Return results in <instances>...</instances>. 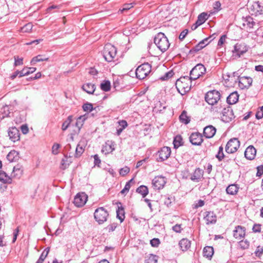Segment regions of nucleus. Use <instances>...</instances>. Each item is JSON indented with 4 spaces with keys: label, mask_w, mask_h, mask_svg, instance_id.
<instances>
[{
    "label": "nucleus",
    "mask_w": 263,
    "mask_h": 263,
    "mask_svg": "<svg viewBox=\"0 0 263 263\" xmlns=\"http://www.w3.org/2000/svg\"><path fill=\"white\" fill-rule=\"evenodd\" d=\"M220 92L216 90L209 91L205 95L204 99L205 101L211 105L210 110L213 112H218L220 111L221 106H215L218 103L220 99Z\"/></svg>",
    "instance_id": "obj_1"
},
{
    "label": "nucleus",
    "mask_w": 263,
    "mask_h": 263,
    "mask_svg": "<svg viewBox=\"0 0 263 263\" xmlns=\"http://www.w3.org/2000/svg\"><path fill=\"white\" fill-rule=\"evenodd\" d=\"M154 43L157 47L163 52L165 51L170 46L167 38L162 32H159L155 36Z\"/></svg>",
    "instance_id": "obj_2"
},
{
    "label": "nucleus",
    "mask_w": 263,
    "mask_h": 263,
    "mask_svg": "<svg viewBox=\"0 0 263 263\" xmlns=\"http://www.w3.org/2000/svg\"><path fill=\"white\" fill-rule=\"evenodd\" d=\"M259 22L258 20H255L250 16H247L245 17H243L239 21L240 27L241 29L247 30L248 31H250Z\"/></svg>",
    "instance_id": "obj_3"
},
{
    "label": "nucleus",
    "mask_w": 263,
    "mask_h": 263,
    "mask_svg": "<svg viewBox=\"0 0 263 263\" xmlns=\"http://www.w3.org/2000/svg\"><path fill=\"white\" fill-rule=\"evenodd\" d=\"M151 65L148 63L141 64L136 70V77L140 80L144 79L151 72Z\"/></svg>",
    "instance_id": "obj_4"
},
{
    "label": "nucleus",
    "mask_w": 263,
    "mask_h": 263,
    "mask_svg": "<svg viewBox=\"0 0 263 263\" xmlns=\"http://www.w3.org/2000/svg\"><path fill=\"white\" fill-rule=\"evenodd\" d=\"M117 53L116 48L111 44H107L105 45L103 55L105 60L108 62H111Z\"/></svg>",
    "instance_id": "obj_5"
},
{
    "label": "nucleus",
    "mask_w": 263,
    "mask_h": 263,
    "mask_svg": "<svg viewBox=\"0 0 263 263\" xmlns=\"http://www.w3.org/2000/svg\"><path fill=\"white\" fill-rule=\"evenodd\" d=\"M108 216V211L103 207L98 208L94 212L95 219L99 224L106 221Z\"/></svg>",
    "instance_id": "obj_6"
},
{
    "label": "nucleus",
    "mask_w": 263,
    "mask_h": 263,
    "mask_svg": "<svg viewBox=\"0 0 263 263\" xmlns=\"http://www.w3.org/2000/svg\"><path fill=\"white\" fill-rule=\"evenodd\" d=\"M249 12L252 15L259 17L258 21H263V6H261L259 2H254L249 8Z\"/></svg>",
    "instance_id": "obj_7"
},
{
    "label": "nucleus",
    "mask_w": 263,
    "mask_h": 263,
    "mask_svg": "<svg viewBox=\"0 0 263 263\" xmlns=\"http://www.w3.org/2000/svg\"><path fill=\"white\" fill-rule=\"evenodd\" d=\"M206 72V68L202 64H197L190 71V80H195Z\"/></svg>",
    "instance_id": "obj_8"
},
{
    "label": "nucleus",
    "mask_w": 263,
    "mask_h": 263,
    "mask_svg": "<svg viewBox=\"0 0 263 263\" xmlns=\"http://www.w3.org/2000/svg\"><path fill=\"white\" fill-rule=\"evenodd\" d=\"M240 142L237 138L231 139L226 146V152L229 154L236 152L239 147Z\"/></svg>",
    "instance_id": "obj_9"
},
{
    "label": "nucleus",
    "mask_w": 263,
    "mask_h": 263,
    "mask_svg": "<svg viewBox=\"0 0 263 263\" xmlns=\"http://www.w3.org/2000/svg\"><path fill=\"white\" fill-rule=\"evenodd\" d=\"M234 118V115L232 109L230 107L223 108L221 116V120L226 123L230 122Z\"/></svg>",
    "instance_id": "obj_10"
},
{
    "label": "nucleus",
    "mask_w": 263,
    "mask_h": 263,
    "mask_svg": "<svg viewBox=\"0 0 263 263\" xmlns=\"http://www.w3.org/2000/svg\"><path fill=\"white\" fill-rule=\"evenodd\" d=\"M87 198V195L85 193H78L74 198L73 203L77 207H82L86 203Z\"/></svg>",
    "instance_id": "obj_11"
},
{
    "label": "nucleus",
    "mask_w": 263,
    "mask_h": 263,
    "mask_svg": "<svg viewBox=\"0 0 263 263\" xmlns=\"http://www.w3.org/2000/svg\"><path fill=\"white\" fill-rule=\"evenodd\" d=\"M248 48L246 46L243 44H236L233 50V57L235 58H239L241 55L246 52Z\"/></svg>",
    "instance_id": "obj_12"
},
{
    "label": "nucleus",
    "mask_w": 263,
    "mask_h": 263,
    "mask_svg": "<svg viewBox=\"0 0 263 263\" xmlns=\"http://www.w3.org/2000/svg\"><path fill=\"white\" fill-rule=\"evenodd\" d=\"M171 153V148L167 146H164L158 152L159 160L158 161H163L167 159L170 156Z\"/></svg>",
    "instance_id": "obj_13"
},
{
    "label": "nucleus",
    "mask_w": 263,
    "mask_h": 263,
    "mask_svg": "<svg viewBox=\"0 0 263 263\" xmlns=\"http://www.w3.org/2000/svg\"><path fill=\"white\" fill-rule=\"evenodd\" d=\"M238 85L241 89L249 88L252 83V79L248 77H238Z\"/></svg>",
    "instance_id": "obj_14"
},
{
    "label": "nucleus",
    "mask_w": 263,
    "mask_h": 263,
    "mask_svg": "<svg viewBox=\"0 0 263 263\" xmlns=\"http://www.w3.org/2000/svg\"><path fill=\"white\" fill-rule=\"evenodd\" d=\"M8 135L9 139L13 142L17 141L20 140V131L15 127L9 128L8 130Z\"/></svg>",
    "instance_id": "obj_15"
},
{
    "label": "nucleus",
    "mask_w": 263,
    "mask_h": 263,
    "mask_svg": "<svg viewBox=\"0 0 263 263\" xmlns=\"http://www.w3.org/2000/svg\"><path fill=\"white\" fill-rule=\"evenodd\" d=\"M165 183V178L162 176L155 177L152 181L153 186L157 190L163 188Z\"/></svg>",
    "instance_id": "obj_16"
},
{
    "label": "nucleus",
    "mask_w": 263,
    "mask_h": 263,
    "mask_svg": "<svg viewBox=\"0 0 263 263\" xmlns=\"http://www.w3.org/2000/svg\"><path fill=\"white\" fill-rule=\"evenodd\" d=\"M190 141L193 145H200L203 141L202 135L198 133H193L190 137Z\"/></svg>",
    "instance_id": "obj_17"
},
{
    "label": "nucleus",
    "mask_w": 263,
    "mask_h": 263,
    "mask_svg": "<svg viewBox=\"0 0 263 263\" xmlns=\"http://www.w3.org/2000/svg\"><path fill=\"white\" fill-rule=\"evenodd\" d=\"M204 219L206 221V224H213L216 223L217 216L216 214L211 211H207L204 213Z\"/></svg>",
    "instance_id": "obj_18"
},
{
    "label": "nucleus",
    "mask_w": 263,
    "mask_h": 263,
    "mask_svg": "<svg viewBox=\"0 0 263 263\" xmlns=\"http://www.w3.org/2000/svg\"><path fill=\"white\" fill-rule=\"evenodd\" d=\"M245 231L246 229L245 227L237 226L233 231V236L235 238L240 239L245 236Z\"/></svg>",
    "instance_id": "obj_19"
},
{
    "label": "nucleus",
    "mask_w": 263,
    "mask_h": 263,
    "mask_svg": "<svg viewBox=\"0 0 263 263\" xmlns=\"http://www.w3.org/2000/svg\"><path fill=\"white\" fill-rule=\"evenodd\" d=\"M256 154V150L252 145L248 146L245 152V156L248 160H253L255 158Z\"/></svg>",
    "instance_id": "obj_20"
},
{
    "label": "nucleus",
    "mask_w": 263,
    "mask_h": 263,
    "mask_svg": "<svg viewBox=\"0 0 263 263\" xmlns=\"http://www.w3.org/2000/svg\"><path fill=\"white\" fill-rule=\"evenodd\" d=\"M203 171L200 168H197L194 173L191 175L190 179L192 181L198 182L203 176Z\"/></svg>",
    "instance_id": "obj_21"
},
{
    "label": "nucleus",
    "mask_w": 263,
    "mask_h": 263,
    "mask_svg": "<svg viewBox=\"0 0 263 263\" xmlns=\"http://www.w3.org/2000/svg\"><path fill=\"white\" fill-rule=\"evenodd\" d=\"M216 129L212 125L206 126L203 130V135L206 138H212L215 134Z\"/></svg>",
    "instance_id": "obj_22"
},
{
    "label": "nucleus",
    "mask_w": 263,
    "mask_h": 263,
    "mask_svg": "<svg viewBox=\"0 0 263 263\" xmlns=\"http://www.w3.org/2000/svg\"><path fill=\"white\" fill-rule=\"evenodd\" d=\"M23 172V167L22 165L17 164L13 166V172L11 176L16 178H19L22 176Z\"/></svg>",
    "instance_id": "obj_23"
},
{
    "label": "nucleus",
    "mask_w": 263,
    "mask_h": 263,
    "mask_svg": "<svg viewBox=\"0 0 263 263\" xmlns=\"http://www.w3.org/2000/svg\"><path fill=\"white\" fill-rule=\"evenodd\" d=\"M239 95L237 91H234L231 93L227 98V102L229 104H234L238 100Z\"/></svg>",
    "instance_id": "obj_24"
},
{
    "label": "nucleus",
    "mask_w": 263,
    "mask_h": 263,
    "mask_svg": "<svg viewBox=\"0 0 263 263\" xmlns=\"http://www.w3.org/2000/svg\"><path fill=\"white\" fill-rule=\"evenodd\" d=\"M181 249L183 251H186L191 246V242L186 238L182 239L179 243Z\"/></svg>",
    "instance_id": "obj_25"
},
{
    "label": "nucleus",
    "mask_w": 263,
    "mask_h": 263,
    "mask_svg": "<svg viewBox=\"0 0 263 263\" xmlns=\"http://www.w3.org/2000/svg\"><path fill=\"white\" fill-rule=\"evenodd\" d=\"M214 254V250L212 247L206 246L203 248V255L207 258L211 259Z\"/></svg>",
    "instance_id": "obj_26"
},
{
    "label": "nucleus",
    "mask_w": 263,
    "mask_h": 263,
    "mask_svg": "<svg viewBox=\"0 0 263 263\" xmlns=\"http://www.w3.org/2000/svg\"><path fill=\"white\" fill-rule=\"evenodd\" d=\"M82 89L89 94H92L96 89L95 84L90 83H86L82 86Z\"/></svg>",
    "instance_id": "obj_27"
},
{
    "label": "nucleus",
    "mask_w": 263,
    "mask_h": 263,
    "mask_svg": "<svg viewBox=\"0 0 263 263\" xmlns=\"http://www.w3.org/2000/svg\"><path fill=\"white\" fill-rule=\"evenodd\" d=\"M239 189V186L236 184L229 185L226 189L227 193L230 195H235Z\"/></svg>",
    "instance_id": "obj_28"
},
{
    "label": "nucleus",
    "mask_w": 263,
    "mask_h": 263,
    "mask_svg": "<svg viewBox=\"0 0 263 263\" xmlns=\"http://www.w3.org/2000/svg\"><path fill=\"white\" fill-rule=\"evenodd\" d=\"M18 158V153L14 150L10 151L7 156V159L10 162L15 161Z\"/></svg>",
    "instance_id": "obj_29"
},
{
    "label": "nucleus",
    "mask_w": 263,
    "mask_h": 263,
    "mask_svg": "<svg viewBox=\"0 0 263 263\" xmlns=\"http://www.w3.org/2000/svg\"><path fill=\"white\" fill-rule=\"evenodd\" d=\"M0 181L5 183H11V178L4 171H0Z\"/></svg>",
    "instance_id": "obj_30"
},
{
    "label": "nucleus",
    "mask_w": 263,
    "mask_h": 263,
    "mask_svg": "<svg viewBox=\"0 0 263 263\" xmlns=\"http://www.w3.org/2000/svg\"><path fill=\"white\" fill-rule=\"evenodd\" d=\"M117 217L120 220V222H122L125 218L124 209L122 206L118 207L116 211Z\"/></svg>",
    "instance_id": "obj_31"
},
{
    "label": "nucleus",
    "mask_w": 263,
    "mask_h": 263,
    "mask_svg": "<svg viewBox=\"0 0 263 263\" xmlns=\"http://www.w3.org/2000/svg\"><path fill=\"white\" fill-rule=\"evenodd\" d=\"M36 68L35 67L25 68L20 71V75L19 76V77L21 78L25 76H27L34 72Z\"/></svg>",
    "instance_id": "obj_32"
},
{
    "label": "nucleus",
    "mask_w": 263,
    "mask_h": 263,
    "mask_svg": "<svg viewBox=\"0 0 263 263\" xmlns=\"http://www.w3.org/2000/svg\"><path fill=\"white\" fill-rule=\"evenodd\" d=\"M48 60V57H46L43 55H38L35 57H34L31 61V64L32 65H34L36 63L39 62H42L44 61H47Z\"/></svg>",
    "instance_id": "obj_33"
},
{
    "label": "nucleus",
    "mask_w": 263,
    "mask_h": 263,
    "mask_svg": "<svg viewBox=\"0 0 263 263\" xmlns=\"http://www.w3.org/2000/svg\"><path fill=\"white\" fill-rule=\"evenodd\" d=\"M86 114L80 116L77 120L76 122V126L78 128L79 130L82 127L83 125V123L85 120L87 119L86 117Z\"/></svg>",
    "instance_id": "obj_34"
},
{
    "label": "nucleus",
    "mask_w": 263,
    "mask_h": 263,
    "mask_svg": "<svg viewBox=\"0 0 263 263\" xmlns=\"http://www.w3.org/2000/svg\"><path fill=\"white\" fill-rule=\"evenodd\" d=\"M137 192L142 195L143 197H145L148 193V188L145 185H141L137 188Z\"/></svg>",
    "instance_id": "obj_35"
},
{
    "label": "nucleus",
    "mask_w": 263,
    "mask_h": 263,
    "mask_svg": "<svg viewBox=\"0 0 263 263\" xmlns=\"http://www.w3.org/2000/svg\"><path fill=\"white\" fill-rule=\"evenodd\" d=\"M179 119L182 123L185 124H188L190 121L189 118L187 116L186 111L185 110H183L180 115Z\"/></svg>",
    "instance_id": "obj_36"
},
{
    "label": "nucleus",
    "mask_w": 263,
    "mask_h": 263,
    "mask_svg": "<svg viewBox=\"0 0 263 263\" xmlns=\"http://www.w3.org/2000/svg\"><path fill=\"white\" fill-rule=\"evenodd\" d=\"M182 138L180 135L176 136L174 139L173 144L174 148H177L182 144Z\"/></svg>",
    "instance_id": "obj_37"
},
{
    "label": "nucleus",
    "mask_w": 263,
    "mask_h": 263,
    "mask_svg": "<svg viewBox=\"0 0 263 263\" xmlns=\"http://www.w3.org/2000/svg\"><path fill=\"white\" fill-rule=\"evenodd\" d=\"M101 89L104 91H108L110 89V82L108 80L104 81L101 83Z\"/></svg>",
    "instance_id": "obj_38"
},
{
    "label": "nucleus",
    "mask_w": 263,
    "mask_h": 263,
    "mask_svg": "<svg viewBox=\"0 0 263 263\" xmlns=\"http://www.w3.org/2000/svg\"><path fill=\"white\" fill-rule=\"evenodd\" d=\"M49 252V247L46 248L44 251L42 252L41 254L39 259L36 261L37 263H43L44 259L46 258L47 256L48 253Z\"/></svg>",
    "instance_id": "obj_39"
},
{
    "label": "nucleus",
    "mask_w": 263,
    "mask_h": 263,
    "mask_svg": "<svg viewBox=\"0 0 263 263\" xmlns=\"http://www.w3.org/2000/svg\"><path fill=\"white\" fill-rule=\"evenodd\" d=\"M207 19H208L207 13H206L205 12H202L198 15L197 21H198V24L202 25L205 22V21Z\"/></svg>",
    "instance_id": "obj_40"
},
{
    "label": "nucleus",
    "mask_w": 263,
    "mask_h": 263,
    "mask_svg": "<svg viewBox=\"0 0 263 263\" xmlns=\"http://www.w3.org/2000/svg\"><path fill=\"white\" fill-rule=\"evenodd\" d=\"M158 257L153 254H149L145 260V263H157Z\"/></svg>",
    "instance_id": "obj_41"
},
{
    "label": "nucleus",
    "mask_w": 263,
    "mask_h": 263,
    "mask_svg": "<svg viewBox=\"0 0 263 263\" xmlns=\"http://www.w3.org/2000/svg\"><path fill=\"white\" fill-rule=\"evenodd\" d=\"M72 116H69L67 118L66 120H65L63 122V123L62 124V128L63 130H66L67 129V128L68 127V126H69L70 123L72 121Z\"/></svg>",
    "instance_id": "obj_42"
},
{
    "label": "nucleus",
    "mask_w": 263,
    "mask_h": 263,
    "mask_svg": "<svg viewBox=\"0 0 263 263\" xmlns=\"http://www.w3.org/2000/svg\"><path fill=\"white\" fill-rule=\"evenodd\" d=\"M84 151V148L83 145H81L80 144H78L76 149V153L75 156L76 157H80Z\"/></svg>",
    "instance_id": "obj_43"
},
{
    "label": "nucleus",
    "mask_w": 263,
    "mask_h": 263,
    "mask_svg": "<svg viewBox=\"0 0 263 263\" xmlns=\"http://www.w3.org/2000/svg\"><path fill=\"white\" fill-rule=\"evenodd\" d=\"M71 161L68 160V158L66 157H64L61 162V167L62 169L66 168L70 164Z\"/></svg>",
    "instance_id": "obj_44"
},
{
    "label": "nucleus",
    "mask_w": 263,
    "mask_h": 263,
    "mask_svg": "<svg viewBox=\"0 0 263 263\" xmlns=\"http://www.w3.org/2000/svg\"><path fill=\"white\" fill-rule=\"evenodd\" d=\"M61 145L59 143H55L52 146V153L53 155H57L60 153V148Z\"/></svg>",
    "instance_id": "obj_45"
},
{
    "label": "nucleus",
    "mask_w": 263,
    "mask_h": 263,
    "mask_svg": "<svg viewBox=\"0 0 263 263\" xmlns=\"http://www.w3.org/2000/svg\"><path fill=\"white\" fill-rule=\"evenodd\" d=\"M223 150V147L222 146H220L219 147L218 153L216 155V157L218 159L219 161H221L224 157Z\"/></svg>",
    "instance_id": "obj_46"
},
{
    "label": "nucleus",
    "mask_w": 263,
    "mask_h": 263,
    "mask_svg": "<svg viewBox=\"0 0 263 263\" xmlns=\"http://www.w3.org/2000/svg\"><path fill=\"white\" fill-rule=\"evenodd\" d=\"M32 27L31 23H28L21 28V30L23 32H29L32 30Z\"/></svg>",
    "instance_id": "obj_47"
},
{
    "label": "nucleus",
    "mask_w": 263,
    "mask_h": 263,
    "mask_svg": "<svg viewBox=\"0 0 263 263\" xmlns=\"http://www.w3.org/2000/svg\"><path fill=\"white\" fill-rule=\"evenodd\" d=\"M83 109L85 111H91L93 110V107L92 104L90 103H85L83 105Z\"/></svg>",
    "instance_id": "obj_48"
},
{
    "label": "nucleus",
    "mask_w": 263,
    "mask_h": 263,
    "mask_svg": "<svg viewBox=\"0 0 263 263\" xmlns=\"http://www.w3.org/2000/svg\"><path fill=\"white\" fill-rule=\"evenodd\" d=\"M214 34H213L212 36H211L209 37H206L201 41H200L199 43L200 44L201 46L202 47V48H203L205 46H206L210 42H208L209 40L211 39L212 37L214 36Z\"/></svg>",
    "instance_id": "obj_49"
},
{
    "label": "nucleus",
    "mask_w": 263,
    "mask_h": 263,
    "mask_svg": "<svg viewBox=\"0 0 263 263\" xmlns=\"http://www.w3.org/2000/svg\"><path fill=\"white\" fill-rule=\"evenodd\" d=\"M255 116L257 119H260L263 118V106L258 108Z\"/></svg>",
    "instance_id": "obj_50"
},
{
    "label": "nucleus",
    "mask_w": 263,
    "mask_h": 263,
    "mask_svg": "<svg viewBox=\"0 0 263 263\" xmlns=\"http://www.w3.org/2000/svg\"><path fill=\"white\" fill-rule=\"evenodd\" d=\"M239 246L243 249H246L249 247V242L247 240H241L239 241Z\"/></svg>",
    "instance_id": "obj_51"
},
{
    "label": "nucleus",
    "mask_w": 263,
    "mask_h": 263,
    "mask_svg": "<svg viewBox=\"0 0 263 263\" xmlns=\"http://www.w3.org/2000/svg\"><path fill=\"white\" fill-rule=\"evenodd\" d=\"M173 76V72L172 71H170L164 75V76L161 77L160 79L162 80H166L169 78L172 77Z\"/></svg>",
    "instance_id": "obj_52"
},
{
    "label": "nucleus",
    "mask_w": 263,
    "mask_h": 263,
    "mask_svg": "<svg viewBox=\"0 0 263 263\" xmlns=\"http://www.w3.org/2000/svg\"><path fill=\"white\" fill-rule=\"evenodd\" d=\"M160 242L158 238H153L150 241V243L152 247H157Z\"/></svg>",
    "instance_id": "obj_53"
},
{
    "label": "nucleus",
    "mask_w": 263,
    "mask_h": 263,
    "mask_svg": "<svg viewBox=\"0 0 263 263\" xmlns=\"http://www.w3.org/2000/svg\"><path fill=\"white\" fill-rule=\"evenodd\" d=\"M14 60H15L14 65L15 66H17L18 65H21L23 64V59L22 58H20L18 57L15 56Z\"/></svg>",
    "instance_id": "obj_54"
},
{
    "label": "nucleus",
    "mask_w": 263,
    "mask_h": 263,
    "mask_svg": "<svg viewBox=\"0 0 263 263\" xmlns=\"http://www.w3.org/2000/svg\"><path fill=\"white\" fill-rule=\"evenodd\" d=\"M174 201V198L173 197H168L165 198L164 203V204L169 206L172 204V202Z\"/></svg>",
    "instance_id": "obj_55"
},
{
    "label": "nucleus",
    "mask_w": 263,
    "mask_h": 263,
    "mask_svg": "<svg viewBox=\"0 0 263 263\" xmlns=\"http://www.w3.org/2000/svg\"><path fill=\"white\" fill-rule=\"evenodd\" d=\"M119 125L118 127H120L122 129H125L127 126V123L125 120H121L118 122Z\"/></svg>",
    "instance_id": "obj_56"
},
{
    "label": "nucleus",
    "mask_w": 263,
    "mask_h": 263,
    "mask_svg": "<svg viewBox=\"0 0 263 263\" xmlns=\"http://www.w3.org/2000/svg\"><path fill=\"white\" fill-rule=\"evenodd\" d=\"M129 172V168L128 167L122 168L120 170V174L122 176H125Z\"/></svg>",
    "instance_id": "obj_57"
},
{
    "label": "nucleus",
    "mask_w": 263,
    "mask_h": 263,
    "mask_svg": "<svg viewBox=\"0 0 263 263\" xmlns=\"http://www.w3.org/2000/svg\"><path fill=\"white\" fill-rule=\"evenodd\" d=\"M130 188V184H129V182H127L123 190H121V193L122 194L127 193Z\"/></svg>",
    "instance_id": "obj_58"
},
{
    "label": "nucleus",
    "mask_w": 263,
    "mask_h": 263,
    "mask_svg": "<svg viewBox=\"0 0 263 263\" xmlns=\"http://www.w3.org/2000/svg\"><path fill=\"white\" fill-rule=\"evenodd\" d=\"M213 8L215 11L217 12L221 9V4L219 1L215 2L213 4Z\"/></svg>",
    "instance_id": "obj_59"
},
{
    "label": "nucleus",
    "mask_w": 263,
    "mask_h": 263,
    "mask_svg": "<svg viewBox=\"0 0 263 263\" xmlns=\"http://www.w3.org/2000/svg\"><path fill=\"white\" fill-rule=\"evenodd\" d=\"M117 227V223H112L108 225L107 227V229L108 230V231L110 232H113L116 228Z\"/></svg>",
    "instance_id": "obj_60"
},
{
    "label": "nucleus",
    "mask_w": 263,
    "mask_h": 263,
    "mask_svg": "<svg viewBox=\"0 0 263 263\" xmlns=\"http://www.w3.org/2000/svg\"><path fill=\"white\" fill-rule=\"evenodd\" d=\"M202 49V47L201 46L200 44L199 43H198L197 45H196L193 48H192L190 50V52H196L199 51V50H201Z\"/></svg>",
    "instance_id": "obj_61"
},
{
    "label": "nucleus",
    "mask_w": 263,
    "mask_h": 263,
    "mask_svg": "<svg viewBox=\"0 0 263 263\" xmlns=\"http://www.w3.org/2000/svg\"><path fill=\"white\" fill-rule=\"evenodd\" d=\"M204 204V201L202 200H199L197 202L194 204V208L197 209L199 207H202Z\"/></svg>",
    "instance_id": "obj_62"
},
{
    "label": "nucleus",
    "mask_w": 263,
    "mask_h": 263,
    "mask_svg": "<svg viewBox=\"0 0 263 263\" xmlns=\"http://www.w3.org/2000/svg\"><path fill=\"white\" fill-rule=\"evenodd\" d=\"M255 254L257 256H260L263 254V249L258 246L255 252Z\"/></svg>",
    "instance_id": "obj_63"
},
{
    "label": "nucleus",
    "mask_w": 263,
    "mask_h": 263,
    "mask_svg": "<svg viewBox=\"0 0 263 263\" xmlns=\"http://www.w3.org/2000/svg\"><path fill=\"white\" fill-rule=\"evenodd\" d=\"M257 168L256 176L260 177L263 174V165L258 166Z\"/></svg>",
    "instance_id": "obj_64"
}]
</instances>
